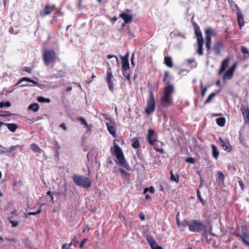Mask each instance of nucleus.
Instances as JSON below:
<instances>
[{"mask_svg":"<svg viewBox=\"0 0 249 249\" xmlns=\"http://www.w3.org/2000/svg\"><path fill=\"white\" fill-rule=\"evenodd\" d=\"M182 224L184 227L188 226L189 230L192 232H199L202 231L204 234L207 232V227L203 225V223L196 220H193L190 222L184 220L182 221Z\"/></svg>","mask_w":249,"mask_h":249,"instance_id":"nucleus-1","label":"nucleus"},{"mask_svg":"<svg viewBox=\"0 0 249 249\" xmlns=\"http://www.w3.org/2000/svg\"><path fill=\"white\" fill-rule=\"evenodd\" d=\"M174 88L172 85L168 83L164 88L163 95L161 97L162 105L168 107L173 104L172 93Z\"/></svg>","mask_w":249,"mask_h":249,"instance_id":"nucleus-2","label":"nucleus"},{"mask_svg":"<svg viewBox=\"0 0 249 249\" xmlns=\"http://www.w3.org/2000/svg\"><path fill=\"white\" fill-rule=\"evenodd\" d=\"M114 153L116 160L115 162L119 165H121L127 170H130V168L125 161L124 154L121 148L116 144L114 145Z\"/></svg>","mask_w":249,"mask_h":249,"instance_id":"nucleus-3","label":"nucleus"},{"mask_svg":"<svg viewBox=\"0 0 249 249\" xmlns=\"http://www.w3.org/2000/svg\"><path fill=\"white\" fill-rule=\"evenodd\" d=\"M73 180L75 184L79 187L88 189L91 186L90 180L83 176L74 175L73 177Z\"/></svg>","mask_w":249,"mask_h":249,"instance_id":"nucleus-4","label":"nucleus"},{"mask_svg":"<svg viewBox=\"0 0 249 249\" xmlns=\"http://www.w3.org/2000/svg\"><path fill=\"white\" fill-rule=\"evenodd\" d=\"M228 2L230 4L231 7L232 9V11H236L237 16L238 23L239 28L241 29L242 27L244 25L245 23L242 13L240 11L238 5L236 3H235L232 0H229Z\"/></svg>","mask_w":249,"mask_h":249,"instance_id":"nucleus-5","label":"nucleus"},{"mask_svg":"<svg viewBox=\"0 0 249 249\" xmlns=\"http://www.w3.org/2000/svg\"><path fill=\"white\" fill-rule=\"evenodd\" d=\"M155 109V101L153 93L151 90L149 93V96L147 101V105L145 109V112L147 115H149L153 113Z\"/></svg>","mask_w":249,"mask_h":249,"instance_id":"nucleus-6","label":"nucleus"},{"mask_svg":"<svg viewBox=\"0 0 249 249\" xmlns=\"http://www.w3.org/2000/svg\"><path fill=\"white\" fill-rule=\"evenodd\" d=\"M43 57L45 65L48 66L55 61L56 54L53 50H47L44 52Z\"/></svg>","mask_w":249,"mask_h":249,"instance_id":"nucleus-7","label":"nucleus"},{"mask_svg":"<svg viewBox=\"0 0 249 249\" xmlns=\"http://www.w3.org/2000/svg\"><path fill=\"white\" fill-rule=\"evenodd\" d=\"M105 119L106 120V124H107L108 131L111 135L113 137H115L116 134V130L114 127L115 123L108 117H106Z\"/></svg>","mask_w":249,"mask_h":249,"instance_id":"nucleus-8","label":"nucleus"},{"mask_svg":"<svg viewBox=\"0 0 249 249\" xmlns=\"http://www.w3.org/2000/svg\"><path fill=\"white\" fill-rule=\"evenodd\" d=\"M218 141L222 149L227 152L232 151V148L230 142L228 140H224L221 137L218 138Z\"/></svg>","mask_w":249,"mask_h":249,"instance_id":"nucleus-9","label":"nucleus"},{"mask_svg":"<svg viewBox=\"0 0 249 249\" xmlns=\"http://www.w3.org/2000/svg\"><path fill=\"white\" fill-rule=\"evenodd\" d=\"M112 74L111 71V69L109 68L107 71V75L106 77V81L109 90L113 92V82L112 81Z\"/></svg>","mask_w":249,"mask_h":249,"instance_id":"nucleus-10","label":"nucleus"},{"mask_svg":"<svg viewBox=\"0 0 249 249\" xmlns=\"http://www.w3.org/2000/svg\"><path fill=\"white\" fill-rule=\"evenodd\" d=\"M236 67V64L232 65L224 74L223 80H229L232 78Z\"/></svg>","mask_w":249,"mask_h":249,"instance_id":"nucleus-11","label":"nucleus"},{"mask_svg":"<svg viewBox=\"0 0 249 249\" xmlns=\"http://www.w3.org/2000/svg\"><path fill=\"white\" fill-rule=\"evenodd\" d=\"M55 7L54 5L48 6L46 5L44 9L40 11V15L42 17L47 16L52 13L55 9Z\"/></svg>","mask_w":249,"mask_h":249,"instance_id":"nucleus-12","label":"nucleus"},{"mask_svg":"<svg viewBox=\"0 0 249 249\" xmlns=\"http://www.w3.org/2000/svg\"><path fill=\"white\" fill-rule=\"evenodd\" d=\"M156 138L154 130L149 129L147 135V139L149 143L151 145L154 144V142L156 141Z\"/></svg>","mask_w":249,"mask_h":249,"instance_id":"nucleus-13","label":"nucleus"},{"mask_svg":"<svg viewBox=\"0 0 249 249\" xmlns=\"http://www.w3.org/2000/svg\"><path fill=\"white\" fill-rule=\"evenodd\" d=\"M230 58H227L225 59L222 62L221 68L219 71L218 74H221L223 72L225 71L226 68L228 66L230 62Z\"/></svg>","mask_w":249,"mask_h":249,"instance_id":"nucleus-14","label":"nucleus"},{"mask_svg":"<svg viewBox=\"0 0 249 249\" xmlns=\"http://www.w3.org/2000/svg\"><path fill=\"white\" fill-rule=\"evenodd\" d=\"M24 81H27V82H29L32 83L33 84H34L35 85H36V86H37L38 85V83L37 82H36L32 79H31L29 78L23 77L21 79H20L13 87L14 88H15V87H17L18 85H19L22 82H24Z\"/></svg>","mask_w":249,"mask_h":249,"instance_id":"nucleus-15","label":"nucleus"},{"mask_svg":"<svg viewBox=\"0 0 249 249\" xmlns=\"http://www.w3.org/2000/svg\"><path fill=\"white\" fill-rule=\"evenodd\" d=\"M120 17L123 19L125 23H128L131 22L132 20V16L129 15L125 13H122L120 15Z\"/></svg>","mask_w":249,"mask_h":249,"instance_id":"nucleus-16","label":"nucleus"},{"mask_svg":"<svg viewBox=\"0 0 249 249\" xmlns=\"http://www.w3.org/2000/svg\"><path fill=\"white\" fill-rule=\"evenodd\" d=\"M146 239L147 241L149 244L151 248H153L154 246H155L156 244H157L154 238L149 234L146 235Z\"/></svg>","mask_w":249,"mask_h":249,"instance_id":"nucleus-17","label":"nucleus"},{"mask_svg":"<svg viewBox=\"0 0 249 249\" xmlns=\"http://www.w3.org/2000/svg\"><path fill=\"white\" fill-rule=\"evenodd\" d=\"M197 53L200 55H202L203 54V45L204 43V40H199L197 41Z\"/></svg>","mask_w":249,"mask_h":249,"instance_id":"nucleus-18","label":"nucleus"},{"mask_svg":"<svg viewBox=\"0 0 249 249\" xmlns=\"http://www.w3.org/2000/svg\"><path fill=\"white\" fill-rule=\"evenodd\" d=\"M76 120L79 121L82 124L84 125L85 126V127L88 130H90V128H91V125L89 124V125L86 121L85 120V119L82 117H78V118H76Z\"/></svg>","mask_w":249,"mask_h":249,"instance_id":"nucleus-19","label":"nucleus"},{"mask_svg":"<svg viewBox=\"0 0 249 249\" xmlns=\"http://www.w3.org/2000/svg\"><path fill=\"white\" fill-rule=\"evenodd\" d=\"M119 171L121 174L122 178L124 180L127 181L129 180V174L122 168L120 169Z\"/></svg>","mask_w":249,"mask_h":249,"instance_id":"nucleus-20","label":"nucleus"},{"mask_svg":"<svg viewBox=\"0 0 249 249\" xmlns=\"http://www.w3.org/2000/svg\"><path fill=\"white\" fill-rule=\"evenodd\" d=\"M221 44L218 42L214 44L213 46V50L215 53L218 55L220 54Z\"/></svg>","mask_w":249,"mask_h":249,"instance_id":"nucleus-21","label":"nucleus"},{"mask_svg":"<svg viewBox=\"0 0 249 249\" xmlns=\"http://www.w3.org/2000/svg\"><path fill=\"white\" fill-rule=\"evenodd\" d=\"M195 34L197 37V41L204 40L201 30L198 27H196L195 28Z\"/></svg>","mask_w":249,"mask_h":249,"instance_id":"nucleus-22","label":"nucleus"},{"mask_svg":"<svg viewBox=\"0 0 249 249\" xmlns=\"http://www.w3.org/2000/svg\"><path fill=\"white\" fill-rule=\"evenodd\" d=\"M211 147L212 148L213 157L214 159H217L219 154V151L216 146L214 144H212Z\"/></svg>","mask_w":249,"mask_h":249,"instance_id":"nucleus-23","label":"nucleus"},{"mask_svg":"<svg viewBox=\"0 0 249 249\" xmlns=\"http://www.w3.org/2000/svg\"><path fill=\"white\" fill-rule=\"evenodd\" d=\"M31 149L37 155H39L42 153L41 148L36 144H32L31 145Z\"/></svg>","mask_w":249,"mask_h":249,"instance_id":"nucleus-24","label":"nucleus"},{"mask_svg":"<svg viewBox=\"0 0 249 249\" xmlns=\"http://www.w3.org/2000/svg\"><path fill=\"white\" fill-rule=\"evenodd\" d=\"M241 110L244 117L249 116V108L247 106L242 105L241 107Z\"/></svg>","mask_w":249,"mask_h":249,"instance_id":"nucleus-25","label":"nucleus"},{"mask_svg":"<svg viewBox=\"0 0 249 249\" xmlns=\"http://www.w3.org/2000/svg\"><path fill=\"white\" fill-rule=\"evenodd\" d=\"M7 128L11 132H14L18 128V125L16 124H5Z\"/></svg>","mask_w":249,"mask_h":249,"instance_id":"nucleus-26","label":"nucleus"},{"mask_svg":"<svg viewBox=\"0 0 249 249\" xmlns=\"http://www.w3.org/2000/svg\"><path fill=\"white\" fill-rule=\"evenodd\" d=\"M241 51L242 53L244 54L245 59L249 57V51L248 48L244 46H242L241 47Z\"/></svg>","mask_w":249,"mask_h":249,"instance_id":"nucleus-27","label":"nucleus"},{"mask_svg":"<svg viewBox=\"0 0 249 249\" xmlns=\"http://www.w3.org/2000/svg\"><path fill=\"white\" fill-rule=\"evenodd\" d=\"M216 122L219 126H223L225 124L226 120L225 118L221 117L216 119Z\"/></svg>","mask_w":249,"mask_h":249,"instance_id":"nucleus-28","label":"nucleus"},{"mask_svg":"<svg viewBox=\"0 0 249 249\" xmlns=\"http://www.w3.org/2000/svg\"><path fill=\"white\" fill-rule=\"evenodd\" d=\"M165 64L168 67L171 68L173 67V63L171 57H165L164 58Z\"/></svg>","mask_w":249,"mask_h":249,"instance_id":"nucleus-29","label":"nucleus"},{"mask_svg":"<svg viewBox=\"0 0 249 249\" xmlns=\"http://www.w3.org/2000/svg\"><path fill=\"white\" fill-rule=\"evenodd\" d=\"M122 70H128L130 68L128 60H122Z\"/></svg>","mask_w":249,"mask_h":249,"instance_id":"nucleus-30","label":"nucleus"},{"mask_svg":"<svg viewBox=\"0 0 249 249\" xmlns=\"http://www.w3.org/2000/svg\"><path fill=\"white\" fill-rule=\"evenodd\" d=\"M28 109L33 110L34 112H36L39 109L38 105L36 103L32 104L28 107Z\"/></svg>","mask_w":249,"mask_h":249,"instance_id":"nucleus-31","label":"nucleus"},{"mask_svg":"<svg viewBox=\"0 0 249 249\" xmlns=\"http://www.w3.org/2000/svg\"><path fill=\"white\" fill-rule=\"evenodd\" d=\"M37 100L40 103H50L51 101L49 98H45L42 96L38 97Z\"/></svg>","mask_w":249,"mask_h":249,"instance_id":"nucleus-32","label":"nucleus"},{"mask_svg":"<svg viewBox=\"0 0 249 249\" xmlns=\"http://www.w3.org/2000/svg\"><path fill=\"white\" fill-rule=\"evenodd\" d=\"M205 34L206 36H214V32L213 30L211 28H208L205 30Z\"/></svg>","mask_w":249,"mask_h":249,"instance_id":"nucleus-33","label":"nucleus"},{"mask_svg":"<svg viewBox=\"0 0 249 249\" xmlns=\"http://www.w3.org/2000/svg\"><path fill=\"white\" fill-rule=\"evenodd\" d=\"M11 103L9 101H7L6 102H0V107L3 108L4 107H9L11 106Z\"/></svg>","mask_w":249,"mask_h":249,"instance_id":"nucleus-34","label":"nucleus"},{"mask_svg":"<svg viewBox=\"0 0 249 249\" xmlns=\"http://www.w3.org/2000/svg\"><path fill=\"white\" fill-rule=\"evenodd\" d=\"M215 95L216 94L214 92H213L211 94H210L208 96V98L207 99V100L205 101L204 103L208 104L210 103L212 101V99L215 96Z\"/></svg>","mask_w":249,"mask_h":249,"instance_id":"nucleus-35","label":"nucleus"},{"mask_svg":"<svg viewBox=\"0 0 249 249\" xmlns=\"http://www.w3.org/2000/svg\"><path fill=\"white\" fill-rule=\"evenodd\" d=\"M41 212V208H40L36 212H29L26 215H25V217H27L31 215H36L39 214Z\"/></svg>","mask_w":249,"mask_h":249,"instance_id":"nucleus-36","label":"nucleus"},{"mask_svg":"<svg viewBox=\"0 0 249 249\" xmlns=\"http://www.w3.org/2000/svg\"><path fill=\"white\" fill-rule=\"evenodd\" d=\"M132 146L135 148H138L140 147L139 142L137 140H134L132 143Z\"/></svg>","mask_w":249,"mask_h":249,"instance_id":"nucleus-37","label":"nucleus"},{"mask_svg":"<svg viewBox=\"0 0 249 249\" xmlns=\"http://www.w3.org/2000/svg\"><path fill=\"white\" fill-rule=\"evenodd\" d=\"M128 70H122L123 74L124 77H125L126 79L129 81L130 79L129 73L127 72Z\"/></svg>","mask_w":249,"mask_h":249,"instance_id":"nucleus-38","label":"nucleus"},{"mask_svg":"<svg viewBox=\"0 0 249 249\" xmlns=\"http://www.w3.org/2000/svg\"><path fill=\"white\" fill-rule=\"evenodd\" d=\"M19 147V145H17L15 146H11L9 148L6 149V152L10 153L12 151L15 150L17 148H18Z\"/></svg>","mask_w":249,"mask_h":249,"instance_id":"nucleus-39","label":"nucleus"},{"mask_svg":"<svg viewBox=\"0 0 249 249\" xmlns=\"http://www.w3.org/2000/svg\"><path fill=\"white\" fill-rule=\"evenodd\" d=\"M148 191H149L151 193H154L155 189L152 186L148 188H145L144 190L143 193L146 194Z\"/></svg>","mask_w":249,"mask_h":249,"instance_id":"nucleus-40","label":"nucleus"},{"mask_svg":"<svg viewBox=\"0 0 249 249\" xmlns=\"http://www.w3.org/2000/svg\"><path fill=\"white\" fill-rule=\"evenodd\" d=\"M171 179L173 181L178 182V176L176 177L173 173L172 171H171Z\"/></svg>","mask_w":249,"mask_h":249,"instance_id":"nucleus-41","label":"nucleus"},{"mask_svg":"<svg viewBox=\"0 0 249 249\" xmlns=\"http://www.w3.org/2000/svg\"><path fill=\"white\" fill-rule=\"evenodd\" d=\"M197 196L198 197L200 201L202 203V204L203 205H204L205 201L202 199V198L201 196V195H200V192L198 190H197Z\"/></svg>","mask_w":249,"mask_h":249,"instance_id":"nucleus-42","label":"nucleus"},{"mask_svg":"<svg viewBox=\"0 0 249 249\" xmlns=\"http://www.w3.org/2000/svg\"><path fill=\"white\" fill-rule=\"evenodd\" d=\"M218 178L219 180L221 181V182H223L224 181V178H225L224 175L221 172H219L218 173Z\"/></svg>","mask_w":249,"mask_h":249,"instance_id":"nucleus-43","label":"nucleus"},{"mask_svg":"<svg viewBox=\"0 0 249 249\" xmlns=\"http://www.w3.org/2000/svg\"><path fill=\"white\" fill-rule=\"evenodd\" d=\"M9 222L12 224V227H16L18 226V222L17 221H13L9 219Z\"/></svg>","mask_w":249,"mask_h":249,"instance_id":"nucleus-44","label":"nucleus"},{"mask_svg":"<svg viewBox=\"0 0 249 249\" xmlns=\"http://www.w3.org/2000/svg\"><path fill=\"white\" fill-rule=\"evenodd\" d=\"M9 32L13 34L16 35L19 33V30H15L14 28L11 27L9 29Z\"/></svg>","mask_w":249,"mask_h":249,"instance_id":"nucleus-45","label":"nucleus"},{"mask_svg":"<svg viewBox=\"0 0 249 249\" xmlns=\"http://www.w3.org/2000/svg\"><path fill=\"white\" fill-rule=\"evenodd\" d=\"M201 88L202 89L201 94L202 97H203L205 96V94L207 90V89L206 87L202 89V83H201Z\"/></svg>","mask_w":249,"mask_h":249,"instance_id":"nucleus-46","label":"nucleus"},{"mask_svg":"<svg viewBox=\"0 0 249 249\" xmlns=\"http://www.w3.org/2000/svg\"><path fill=\"white\" fill-rule=\"evenodd\" d=\"M186 161L188 163H194L195 160L193 158H188L186 159Z\"/></svg>","mask_w":249,"mask_h":249,"instance_id":"nucleus-47","label":"nucleus"},{"mask_svg":"<svg viewBox=\"0 0 249 249\" xmlns=\"http://www.w3.org/2000/svg\"><path fill=\"white\" fill-rule=\"evenodd\" d=\"M88 238H85L84 240H83L81 242L80 244V248H83V247L84 246V244L88 241Z\"/></svg>","mask_w":249,"mask_h":249,"instance_id":"nucleus-48","label":"nucleus"},{"mask_svg":"<svg viewBox=\"0 0 249 249\" xmlns=\"http://www.w3.org/2000/svg\"><path fill=\"white\" fill-rule=\"evenodd\" d=\"M129 53H127L124 56H121L122 60H128Z\"/></svg>","mask_w":249,"mask_h":249,"instance_id":"nucleus-49","label":"nucleus"},{"mask_svg":"<svg viewBox=\"0 0 249 249\" xmlns=\"http://www.w3.org/2000/svg\"><path fill=\"white\" fill-rule=\"evenodd\" d=\"M129 53H127L124 56H121L122 60H128Z\"/></svg>","mask_w":249,"mask_h":249,"instance_id":"nucleus-50","label":"nucleus"},{"mask_svg":"<svg viewBox=\"0 0 249 249\" xmlns=\"http://www.w3.org/2000/svg\"><path fill=\"white\" fill-rule=\"evenodd\" d=\"M71 244L72 243H71L70 244H63L62 249H69L70 246L71 245Z\"/></svg>","mask_w":249,"mask_h":249,"instance_id":"nucleus-51","label":"nucleus"},{"mask_svg":"<svg viewBox=\"0 0 249 249\" xmlns=\"http://www.w3.org/2000/svg\"><path fill=\"white\" fill-rule=\"evenodd\" d=\"M15 90V88L14 87H10L8 89H4V91H5V92H8V93H11L12 92H13L14 90Z\"/></svg>","mask_w":249,"mask_h":249,"instance_id":"nucleus-52","label":"nucleus"},{"mask_svg":"<svg viewBox=\"0 0 249 249\" xmlns=\"http://www.w3.org/2000/svg\"><path fill=\"white\" fill-rule=\"evenodd\" d=\"M206 44H211V37L209 36H206Z\"/></svg>","mask_w":249,"mask_h":249,"instance_id":"nucleus-53","label":"nucleus"},{"mask_svg":"<svg viewBox=\"0 0 249 249\" xmlns=\"http://www.w3.org/2000/svg\"><path fill=\"white\" fill-rule=\"evenodd\" d=\"M107 58H108V59H110V58H115V60H116V61L117 62V61H118V58H117L116 56H115V55H114L109 54V55H107Z\"/></svg>","mask_w":249,"mask_h":249,"instance_id":"nucleus-54","label":"nucleus"},{"mask_svg":"<svg viewBox=\"0 0 249 249\" xmlns=\"http://www.w3.org/2000/svg\"><path fill=\"white\" fill-rule=\"evenodd\" d=\"M206 47L207 48L208 53H210L209 51L211 49V44H206Z\"/></svg>","mask_w":249,"mask_h":249,"instance_id":"nucleus-55","label":"nucleus"},{"mask_svg":"<svg viewBox=\"0 0 249 249\" xmlns=\"http://www.w3.org/2000/svg\"><path fill=\"white\" fill-rule=\"evenodd\" d=\"M187 61L188 63L191 64L193 63L195 61L194 58H189L187 59Z\"/></svg>","mask_w":249,"mask_h":249,"instance_id":"nucleus-56","label":"nucleus"},{"mask_svg":"<svg viewBox=\"0 0 249 249\" xmlns=\"http://www.w3.org/2000/svg\"><path fill=\"white\" fill-rule=\"evenodd\" d=\"M60 126L64 130L67 129V126L64 123H62L60 124Z\"/></svg>","mask_w":249,"mask_h":249,"instance_id":"nucleus-57","label":"nucleus"},{"mask_svg":"<svg viewBox=\"0 0 249 249\" xmlns=\"http://www.w3.org/2000/svg\"><path fill=\"white\" fill-rule=\"evenodd\" d=\"M238 183L241 189L243 190L244 189V184L243 182L242 181H239Z\"/></svg>","mask_w":249,"mask_h":249,"instance_id":"nucleus-58","label":"nucleus"},{"mask_svg":"<svg viewBox=\"0 0 249 249\" xmlns=\"http://www.w3.org/2000/svg\"><path fill=\"white\" fill-rule=\"evenodd\" d=\"M176 220H177V222L178 226H182L184 227V225L182 224V223H180V222L179 221V219L177 216H176Z\"/></svg>","mask_w":249,"mask_h":249,"instance_id":"nucleus-59","label":"nucleus"},{"mask_svg":"<svg viewBox=\"0 0 249 249\" xmlns=\"http://www.w3.org/2000/svg\"><path fill=\"white\" fill-rule=\"evenodd\" d=\"M151 249H162V248L160 246H159L158 245V244H156V245L155 246H154L153 248H151Z\"/></svg>","mask_w":249,"mask_h":249,"instance_id":"nucleus-60","label":"nucleus"},{"mask_svg":"<svg viewBox=\"0 0 249 249\" xmlns=\"http://www.w3.org/2000/svg\"><path fill=\"white\" fill-rule=\"evenodd\" d=\"M139 216L142 220H144L145 219V215L143 214L140 213Z\"/></svg>","mask_w":249,"mask_h":249,"instance_id":"nucleus-61","label":"nucleus"},{"mask_svg":"<svg viewBox=\"0 0 249 249\" xmlns=\"http://www.w3.org/2000/svg\"><path fill=\"white\" fill-rule=\"evenodd\" d=\"M209 231L211 235H213V236L214 235V234H213V233L212 232V226H210V228H209Z\"/></svg>","mask_w":249,"mask_h":249,"instance_id":"nucleus-62","label":"nucleus"},{"mask_svg":"<svg viewBox=\"0 0 249 249\" xmlns=\"http://www.w3.org/2000/svg\"><path fill=\"white\" fill-rule=\"evenodd\" d=\"M241 239H242V240L243 242L245 243V241L247 240L246 239V238L244 237H243V236H241Z\"/></svg>","mask_w":249,"mask_h":249,"instance_id":"nucleus-63","label":"nucleus"},{"mask_svg":"<svg viewBox=\"0 0 249 249\" xmlns=\"http://www.w3.org/2000/svg\"><path fill=\"white\" fill-rule=\"evenodd\" d=\"M47 194V195L50 196H53L52 194V192L50 191H48Z\"/></svg>","mask_w":249,"mask_h":249,"instance_id":"nucleus-64","label":"nucleus"}]
</instances>
